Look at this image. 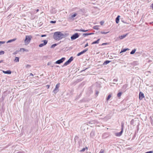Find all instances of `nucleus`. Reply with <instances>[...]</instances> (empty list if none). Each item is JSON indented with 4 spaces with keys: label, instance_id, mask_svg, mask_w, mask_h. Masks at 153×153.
<instances>
[{
    "label": "nucleus",
    "instance_id": "1",
    "mask_svg": "<svg viewBox=\"0 0 153 153\" xmlns=\"http://www.w3.org/2000/svg\"><path fill=\"white\" fill-rule=\"evenodd\" d=\"M68 35V33H62L60 32H56L54 33L53 38L55 40L59 41Z\"/></svg>",
    "mask_w": 153,
    "mask_h": 153
},
{
    "label": "nucleus",
    "instance_id": "2",
    "mask_svg": "<svg viewBox=\"0 0 153 153\" xmlns=\"http://www.w3.org/2000/svg\"><path fill=\"white\" fill-rule=\"evenodd\" d=\"M32 38V37L30 35L26 36L25 40V45H27L30 42Z\"/></svg>",
    "mask_w": 153,
    "mask_h": 153
},
{
    "label": "nucleus",
    "instance_id": "3",
    "mask_svg": "<svg viewBox=\"0 0 153 153\" xmlns=\"http://www.w3.org/2000/svg\"><path fill=\"white\" fill-rule=\"evenodd\" d=\"M73 58L72 56H71L69 59L64 64L63 66H66L69 64L73 60Z\"/></svg>",
    "mask_w": 153,
    "mask_h": 153
},
{
    "label": "nucleus",
    "instance_id": "4",
    "mask_svg": "<svg viewBox=\"0 0 153 153\" xmlns=\"http://www.w3.org/2000/svg\"><path fill=\"white\" fill-rule=\"evenodd\" d=\"M79 36L78 33H76L72 36L71 38V40H74L79 37Z\"/></svg>",
    "mask_w": 153,
    "mask_h": 153
},
{
    "label": "nucleus",
    "instance_id": "5",
    "mask_svg": "<svg viewBox=\"0 0 153 153\" xmlns=\"http://www.w3.org/2000/svg\"><path fill=\"white\" fill-rule=\"evenodd\" d=\"M103 65V64L102 62L101 61L96 62V67H98L96 68L98 69L102 67Z\"/></svg>",
    "mask_w": 153,
    "mask_h": 153
},
{
    "label": "nucleus",
    "instance_id": "6",
    "mask_svg": "<svg viewBox=\"0 0 153 153\" xmlns=\"http://www.w3.org/2000/svg\"><path fill=\"white\" fill-rule=\"evenodd\" d=\"M59 84L58 83L56 85L55 88L53 90V92L55 94H56L59 91Z\"/></svg>",
    "mask_w": 153,
    "mask_h": 153
},
{
    "label": "nucleus",
    "instance_id": "7",
    "mask_svg": "<svg viewBox=\"0 0 153 153\" xmlns=\"http://www.w3.org/2000/svg\"><path fill=\"white\" fill-rule=\"evenodd\" d=\"M65 58L62 57L61 59L57 60L55 62L56 64H60L62 63L65 59Z\"/></svg>",
    "mask_w": 153,
    "mask_h": 153
},
{
    "label": "nucleus",
    "instance_id": "8",
    "mask_svg": "<svg viewBox=\"0 0 153 153\" xmlns=\"http://www.w3.org/2000/svg\"><path fill=\"white\" fill-rule=\"evenodd\" d=\"M42 42H43V43H41L39 45V47H42L43 46L45 45L47 43L48 41L46 40H43L42 41Z\"/></svg>",
    "mask_w": 153,
    "mask_h": 153
},
{
    "label": "nucleus",
    "instance_id": "9",
    "mask_svg": "<svg viewBox=\"0 0 153 153\" xmlns=\"http://www.w3.org/2000/svg\"><path fill=\"white\" fill-rule=\"evenodd\" d=\"M88 50V48H86L85 49L83 50V51H82L81 52L79 53H78L77 54V56H80V55L83 54L85 53Z\"/></svg>",
    "mask_w": 153,
    "mask_h": 153
},
{
    "label": "nucleus",
    "instance_id": "10",
    "mask_svg": "<svg viewBox=\"0 0 153 153\" xmlns=\"http://www.w3.org/2000/svg\"><path fill=\"white\" fill-rule=\"evenodd\" d=\"M144 97V94L140 92L139 94V99L140 100H142Z\"/></svg>",
    "mask_w": 153,
    "mask_h": 153
},
{
    "label": "nucleus",
    "instance_id": "11",
    "mask_svg": "<svg viewBox=\"0 0 153 153\" xmlns=\"http://www.w3.org/2000/svg\"><path fill=\"white\" fill-rule=\"evenodd\" d=\"M123 131L122 129L121 130V131L120 132L115 133V135L117 137H120L122 135Z\"/></svg>",
    "mask_w": 153,
    "mask_h": 153
},
{
    "label": "nucleus",
    "instance_id": "12",
    "mask_svg": "<svg viewBox=\"0 0 153 153\" xmlns=\"http://www.w3.org/2000/svg\"><path fill=\"white\" fill-rule=\"evenodd\" d=\"M90 135L91 137L92 138H94L95 136V131H92L90 133Z\"/></svg>",
    "mask_w": 153,
    "mask_h": 153
},
{
    "label": "nucleus",
    "instance_id": "13",
    "mask_svg": "<svg viewBox=\"0 0 153 153\" xmlns=\"http://www.w3.org/2000/svg\"><path fill=\"white\" fill-rule=\"evenodd\" d=\"M3 72L5 74H10L11 71L10 70H7V71H3Z\"/></svg>",
    "mask_w": 153,
    "mask_h": 153
},
{
    "label": "nucleus",
    "instance_id": "14",
    "mask_svg": "<svg viewBox=\"0 0 153 153\" xmlns=\"http://www.w3.org/2000/svg\"><path fill=\"white\" fill-rule=\"evenodd\" d=\"M128 35V33H126L125 34H124L123 35H121L120 36H119V38L120 39H123V38H125Z\"/></svg>",
    "mask_w": 153,
    "mask_h": 153
},
{
    "label": "nucleus",
    "instance_id": "15",
    "mask_svg": "<svg viewBox=\"0 0 153 153\" xmlns=\"http://www.w3.org/2000/svg\"><path fill=\"white\" fill-rule=\"evenodd\" d=\"M120 16L119 15L118 16H117V18L116 19L115 21L116 22V23L118 24V23L119 22V18L120 17Z\"/></svg>",
    "mask_w": 153,
    "mask_h": 153
},
{
    "label": "nucleus",
    "instance_id": "16",
    "mask_svg": "<svg viewBox=\"0 0 153 153\" xmlns=\"http://www.w3.org/2000/svg\"><path fill=\"white\" fill-rule=\"evenodd\" d=\"M75 30L76 31H82V32H86L88 30H84L82 29H81L80 30L79 29H76Z\"/></svg>",
    "mask_w": 153,
    "mask_h": 153
},
{
    "label": "nucleus",
    "instance_id": "17",
    "mask_svg": "<svg viewBox=\"0 0 153 153\" xmlns=\"http://www.w3.org/2000/svg\"><path fill=\"white\" fill-rule=\"evenodd\" d=\"M16 40V38L10 40L7 42V43H10V42H14V41H15Z\"/></svg>",
    "mask_w": 153,
    "mask_h": 153
},
{
    "label": "nucleus",
    "instance_id": "18",
    "mask_svg": "<svg viewBox=\"0 0 153 153\" xmlns=\"http://www.w3.org/2000/svg\"><path fill=\"white\" fill-rule=\"evenodd\" d=\"M129 49L128 48H124V49H122L120 52V53L124 52H126L127 50H128Z\"/></svg>",
    "mask_w": 153,
    "mask_h": 153
},
{
    "label": "nucleus",
    "instance_id": "19",
    "mask_svg": "<svg viewBox=\"0 0 153 153\" xmlns=\"http://www.w3.org/2000/svg\"><path fill=\"white\" fill-rule=\"evenodd\" d=\"M110 62L111 61L109 60H106L103 63V65H107L110 63Z\"/></svg>",
    "mask_w": 153,
    "mask_h": 153
},
{
    "label": "nucleus",
    "instance_id": "20",
    "mask_svg": "<svg viewBox=\"0 0 153 153\" xmlns=\"http://www.w3.org/2000/svg\"><path fill=\"white\" fill-rule=\"evenodd\" d=\"M14 61L16 62H18L19 61V58L18 57H16Z\"/></svg>",
    "mask_w": 153,
    "mask_h": 153
},
{
    "label": "nucleus",
    "instance_id": "21",
    "mask_svg": "<svg viewBox=\"0 0 153 153\" xmlns=\"http://www.w3.org/2000/svg\"><path fill=\"white\" fill-rule=\"evenodd\" d=\"M88 149V148L87 147H86L85 148H83L82 149L80 150V151L81 152H84L85 150L86 149V150H87Z\"/></svg>",
    "mask_w": 153,
    "mask_h": 153
},
{
    "label": "nucleus",
    "instance_id": "22",
    "mask_svg": "<svg viewBox=\"0 0 153 153\" xmlns=\"http://www.w3.org/2000/svg\"><path fill=\"white\" fill-rule=\"evenodd\" d=\"M128 87L127 85H123L122 87V89L124 90H126Z\"/></svg>",
    "mask_w": 153,
    "mask_h": 153
},
{
    "label": "nucleus",
    "instance_id": "23",
    "mask_svg": "<svg viewBox=\"0 0 153 153\" xmlns=\"http://www.w3.org/2000/svg\"><path fill=\"white\" fill-rule=\"evenodd\" d=\"M136 51V49H134V50H133L130 52V54H134L135 51Z\"/></svg>",
    "mask_w": 153,
    "mask_h": 153
},
{
    "label": "nucleus",
    "instance_id": "24",
    "mask_svg": "<svg viewBox=\"0 0 153 153\" xmlns=\"http://www.w3.org/2000/svg\"><path fill=\"white\" fill-rule=\"evenodd\" d=\"M92 34V33H84L83 34V36H88L90 35L91 34Z\"/></svg>",
    "mask_w": 153,
    "mask_h": 153
},
{
    "label": "nucleus",
    "instance_id": "25",
    "mask_svg": "<svg viewBox=\"0 0 153 153\" xmlns=\"http://www.w3.org/2000/svg\"><path fill=\"white\" fill-rule=\"evenodd\" d=\"M109 31L108 32H104V31H101L100 32V33L102 34H107V33H109Z\"/></svg>",
    "mask_w": 153,
    "mask_h": 153
},
{
    "label": "nucleus",
    "instance_id": "26",
    "mask_svg": "<svg viewBox=\"0 0 153 153\" xmlns=\"http://www.w3.org/2000/svg\"><path fill=\"white\" fill-rule=\"evenodd\" d=\"M96 86L97 88H100L101 87V86L100 83H97L96 84Z\"/></svg>",
    "mask_w": 153,
    "mask_h": 153
},
{
    "label": "nucleus",
    "instance_id": "27",
    "mask_svg": "<svg viewBox=\"0 0 153 153\" xmlns=\"http://www.w3.org/2000/svg\"><path fill=\"white\" fill-rule=\"evenodd\" d=\"M56 45H57V44H53L51 46V48H54Z\"/></svg>",
    "mask_w": 153,
    "mask_h": 153
},
{
    "label": "nucleus",
    "instance_id": "28",
    "mask_svg": "<svg viewBox=\"0 0 153 153\" xmlns=\"http://www.w3.org/2000/svg\"><path fill=\"white\" fill-rule=\"evenodd\" d=\"M111 94H109L108 95L107 97V98L106 100L107 101H108L110 98L111 97Z\"/></svg>",
    "mask_w": 153,
    "mask_h": 153
},
{
    "label": "nucleus",
    "instance_id": "29",
    "mask_svg": "<svg viewBox=\"0 0 153 153\" xmlns=\"http://www.w3.org/2000/svg\"><path fill=\"white\" fill-rule=\"evenodd\" d=\"M122 93L121 92H120L118 93L117 94V96L118 97H120L121 96Z\"/></svg>",
    "mask_w": 153,
    "mask_h": 153
},
{
    "label": "nucleus",
    "instance_id": "30",
    "mask_svg": "<svg viewBox=\"0 0 153 153\" xmlns=\"http://www.w3.org/2000/svg\"><path fill=\"white\" fill-rule=\"evenodd\" d=\"M77 14L76 13H74L73 15H72L71 16V18H74V17H75L76 15Z\"/></svg>",
    "mask_w": 153,
    "mask_h": 153
},
{
    "label": "nucleus",
    "instance_id": "31",
    "mask_svg": "<svg viewBox=\"0 0 153 153\" xmlns=\"http://www.w3.org/2000/svg\"><path fill=\"white\" fill-rule=\"evenodd\" d=\"M4 51H0V55H1L3 54H4Z\"/></svg>",
    "mask_w": 153,
    "mask_h": 153
},
{
    "label": "nucleus",
    "instance_id": "32",
    "mask_svg": "<svg viewBox=\"0 0 153 153\" xmlns=\"http://www.w3.org/2000/svg\"><path fill=\"white\" fill-rule=\"evenodd\" d=\"M104 23V22L103 21H101L100 22V25H102Z\"/></svg>",
    "mask_w": 153,
    "mask_h": 153
},
{
    "label": "nucleus",
    "instance_id": "33",
    "mask_svg": "<svg viewBox=\"0 0 153 153\" xmlns=\"http://www.w3.org/2000/svg\"><path fill=\"white\" fill-rule=\"evenodd\" d=\"M5 42L4 41H0V45L4 43Z\"/></svg>",
    "mask_w": 153,
    "mask_h": 153
},
{
    "label": "nucleus",
    "instance_id": "34",
    "mask_svg": "<svg viewBox=\"0 0 153 153\" xmlns=\"http://www.w3.org/2000/svg\"><path fill=\"white\" fill-rule=\"evenodd\" d=\"M30 67V65H27L26 66V68H29Z\"/></svg>",
    "mask_w": 153,
    "mask_h": 153
},
{
    "label": "nucleus",
    "instance_id": "35",
    "mask_svg": "<svg viewBox=\"0 0 153 153\" xmlns=\"http://www.w3.org/2000/svg\"><path fill=\"white\" fill-rule=\"evenodd\" d=\"M56 22V21H51L50 22V23H55Z\"/></svg>",
    "mask_w": 153,
    "mask_h": 153
},
{
    "label": "nucleus",
    "instance_id": "36",
    "mask_svg": "<svg viewBox=\"0 0 153 153\" xmlns=\"http://www.w3.org/2000/svg\"><path fill=\"white\" fill-rule=\"evenodd\" d=\"M113 81L114 82H117L118 81V80L117 79H113Z\"/></svg>",
    "mask_w": 153,
    "mask_h": 153
},
{
    "label": "nucleus",
    "instance_id": "37",
    "mask_svg": "<svg viewBox=\"0 0 153 153\" xmlns=\"http://www.w3.org/2000/svg\"><path fill=\"white\" fill-rule=\"evenodd\" d=\"M107 44H108V43H103L101 45H107Z\"/></svg>",
    "mask_w": 153,
    "mask_h": 153
},
{
    "label": "nucleus",
    "instance_id": "38",
    "mask_svg": "<svg viewBox=\"0 0 153 153\" xmlns=\"http://www.w3.org/2000/svg\"><path fill=\"white\" fill-rule=\"evenodd\" d=\"M103 151L102 150H101L99 152V153H103Z\"/></svg>",
    "mask_w": 153,
    "mask_h": 153
},
{
    "label": "nucleus",
    "instance_id": "39",
    "mask_svg": "<svg viewBox=\"0 0 153 153\" xmlns=\"http://www.w3.org/2000/svg\"><path fill=\"white\" fill-rule=\"evenodd\" d=\"M100 40V39H99L98 40H96V44H98L99 43V41Z\"/></svg>",
    "mask_w": 153,
    "mask_h": 153
},
{
    "label": "nucleus",
    "instance_id": "40",
    "mask_svg": "<svg viewBox=\"0 0 153 153\" xmlns=\"http://www.w3.org/2000/svg\"><path fill=\"white\" fill-rule=\"evenodd\" d=\"M51 62H48L47 64V65H51Z\"/></svg>",
    "mask_w": 153,
    "mask_h": 153
},
{
    "label": "nucleus",
    "instance_id": "41",
    "mask_svg": "<svg viewBox=\"0 0 153 153\" xmlns=\"http://www.w3.org/2000/svg\"><path fill=\"white\" fill-rule=\"evenodd\" d=\"M23 50V51H25V49L24 48H21L20 49V50L21 51H22V50Z\"/></svg>",
    "mask_w": 153,
    "mask_h": 153
},
{
    "label": "nucleus",
    "instance_id": "42",
    "mask_svg": "<svg viewBox=\"0 0 153 153\" xmlns=\"http://www.w3.org/2000/svg\"><path fill=\"white\" fill-rule=\"evenodd\" d=\"M123 125L122 124L121 125V130L123 129Z\"/></svg>",
    "mask_w": 153,
    "mask_h": 153
},
{
    "label": "nucleus",
    "instance_id": "43",
    "mask_svg": "<svg viewBox=\"0 0 153 153\" xmlns=\"http://www.w3.org/2000/svg\"><path fill=\"white\" fill-rule=\"evenodd\" d=\"M46 36V35H42L41 36L42 37H45Z\"/></svg>",
    "mask_w": 153,
    "mask_h": 153
},
{
    "label": "nucleus",
    "instance_id": "44",
    "mask_svg": "<svg viewBox=\"0 0 153 153\" xmlns=\"http://www.w3.org/2000/svg\"><path fill=\"white\" fill-rule=\"evenodd\" d=\"M88 46V43H87L85 44V47H86Z\"/></svg>",
    "mask_w": 153,
    "mask_h": 153
},
{
    "label": "nucleus",
    "instance_id": "45",
    "mask_svg": "<svg viewBox=\"0 0 153 153\" xmlns=\"http://www.w3.org/2000/svg\"><path fill=\"white\" fill-rule=\"evenodd\" d=\"M99 26L98 25H96V30L98 29V27H99Z\"/></svg>",
    "mask_w": 153,
    "mask_h": 153
},
{
    "label": "nucleus",
    "instance_id": "46",
    "mask_svg": "<svg viewBox=\"0 0 153 153\" xmlns=\"http://www.w3.org/2000/svg\"><path fill=\"white\" fill-rule=\"evenodd\" d=\"M96 44V41L94 42L93 43H92V44Z\"/></svg>",
    "mask_w": 153,
    "mask_h": 153
},
{
    "label": "nucleus",
    "instance_id": "47",
    "mask_svg": "<svg viewBox=\"0 0 153 153\" xmlns=\"http://www.w3.org/2000/svg\"><path fill=\"white\" fill-rule=\"evenodd\" d=\"M33 74L32 73L30 74V76H33Z\"/></svg>",
    "mask_w": 153,
    "mask_h": 153
},
{
    "label": "nucleus",
    "instance_id": "48",
    "mask_svg": "<svg viewBox=\"0 0 153 153\" xmlns=\"http://www.w3.org/2000/svg\"><path fill=\"white\" fill-rule=\"evenodd\" d=\"M3 62V60H1L0 61V63H1L2 62Z\"/></svg>",
    "mask_w": 153,
    "mask_h": 153
},
{
    "label": "nucleus",
    "instance_id": "49",
    "mask_svg": "<svg viewBox=\"0 0 153 153\" xmlns=\"http://www.w3.org/2000/svg\"><path fill=\"white\" fill-rule=\"evenodd\" d=\"M93 28L94 29H96V26H94Z\"/></svg>",
    "mask_w": 153,
    "mask_h": 153
},
{
    "label": "nucleus",
    "instance_id": "50",
    "mask_svg": "<svg viewBox=\"0 0 153 153\" xmlns=\"http://www.w3.org/2000/svg\"><path fill=\"white\" fill-rule=\"evenodd\" d=\"M51 66L52 67H53V65H51Z\"/></svg>",
    "mask_w": 153,
    "mask_h": 153
},
{
    "label": "nucleus",
    "instance_id": "51",
    "mask_svg": "<svg viewBox=\"0 0 153 153\" xmlns=\"http://www.w3.org/2000/svg\"><path fill=\"white\" fill-rule=\"evenodd\" d=\"M16 53H17V52H14V53H13V54L15 55V54H16Z\"/></svg>",
    "mask_w": 153,
    "mask_h": 153
},
{
    "label": "nucleus",
    "instance_id": "52",
    "mask_svg": "<svg viewBox=\"0 0 153 153\" xmlns=\"http://www.w3.org/2000/svg\"><path fill=\"white\" fill-rule=\"evenodd\" d=\"M98 93H99V92L98 91H96V94H98Z\"/></svg>",
    "mask_w": 153,
    "mask_h": 153
},
{
    "label": "nucleus",
    "instance_id": "53",
    "mask_svg": "<svg viewBox=\"0 0 153 153\" xmlns=\"http://www.w3.org/2000/svg\"><path fill=\"white\" fill-rule=\"evenodd\" d=\"M25 51H26V52H28V50H25Z\"/></svg>",
    "mask_w": 153,
    "mask_h": 153
},
{
    "label": "nucleus",
    "instance_id": "54",
    "mask_svg": "<svg viewBox=\"0 0 153 153\" xmlns=\"http://www.w3.org/2000/svg\"><path fill=\"white\" fill-rule=\"evenodd\" d=\"M39 11V9H37V10H36V12H38Z\"/></svg>",
    "mask_w": 153,
    "mask_h": 153
},
{
    "label": "nucleus",
    "instance_id": "55",
    "mask_svg": "<svg viewBox=\"0 0 153 153\" xmlns=\"http://www.w3.org/2000/svg\"><path fill=\"white\" fill-rule=\"evenodd\" d=\"M150 24H153V22H151V23H150Z\"/></svg>",
    "mask_w": 153,
    "mask_h": 153
},
{
    "label": "nucleus",
    "instance_id": "56",
    "mask_svg": "<svg viewBox=\"0 0 153 153\" xmlns=\"http://www.w3.org/2000/svg\"><path fill=\"white\" fill-rule=\"evenodd\" d=\"M152 8L153 9V3L152 4Z\"/></svg>",
    "mask_w": 153,
    "mask_h": 153
},
{
    "label": "nucleus",
    "instance_id": "57",
    "mask_svg": "<svg viewBox=\"0 0 153 153\" xmlns=\"http://www.w3.org/2000/svg\"><path fill=\"white\" fill-rule=\"evenodd\" d=\"M18 153H21V152H18Z\"/></svg>",
    "mask_w": 153,
    "mask_h": 153
},
{
    "label": "nucleus",
    "instance_id": "58",
    "mask_svg": "<svg viewBox=\"0 0 153 153\" xmlns=\"http://www.w3.org/2000/svg\"><path fill=\"white\" fill-rule=\"evenodd\" d=\"M113 84H115V83H113Z\"/></svg>",
    "mask_w": 153,
    "mask_h": 153
}]
</instances>
